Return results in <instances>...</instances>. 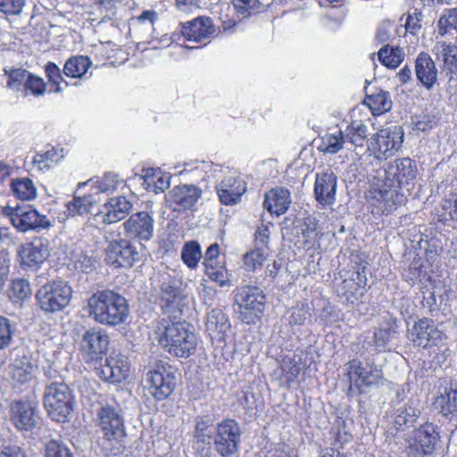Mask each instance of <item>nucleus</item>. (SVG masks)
<instances>
[{"instance_id":"nucleus-1","label":"nucleus","mask_w":457,"mask_h":457,"mask_svg":"<svg viewBox=\"0 0 457 457\" xmlns=\"http://www.w3.org/2000/svg\"><path fill=\"white\" fill-rule=\"evenodd\" d=\"M417 174V163L411 158H397L388 162L383 176L372 183L369 195L370 204L383 214L403 204L414 186Z\"/></svg>"},{"instance_id":"nucleus-2","label":"nucleus","mask_w":457,"mask_h":457,"mask_svg":"<svg viewBox=\"0 0 457 457\" xmlns=\"http://www.w3.org/2000/svg\"><path fill=\"white\" fill-rule=\"evenodd\" d=\"M88 316L96 323L115 327L125 323L129 315L127 299L113 290H100L87 300Z\"/></svg>"},{"instance_id":"nucleus-3","label":"nucleus","mask_w":457,"mask_h":457,"mask_svg":"<svg viewBox=\"0 0 457 457\" xmlns=\"http://www.w3.org/2000/svg\"><path fill=\"white\" fill-rule=\"evenodd\" d=\"M159 344L171 355L187 358L194 354L197 345L196 335L185 322L162 320L156 330Z\"/></svg>"},{"instance_id":"nucleus-4","label":"nucleus","mask_w":457,"mask_h":457,"mask_svg":"<svg viewBox=\"0 0 457 457\" xmlns=\"http://www.w3.org/2000/svg\"><path fill=\"white\" fill-rule=\"evenodd\" d=\"M350 395H361L365 388L378 386L383 383V373L373 362L352 360L347 363Z\"/></svg>"},{"instance_id":"nucleus-5","label":"nucleus","mask_w":457,"mask_h":457,"mask_svg":"<svg viewBox=\"0 0 457 457\" xmlns=\"http://www.w3.org/2000/svg\"><path fill=\"white\" fill-rule=\"evenodd\" d=\"M44 406L52 420L65 422L73 409V397L68 386L62 381H54L46 386Z\"/></svg>"},{"instance_id":"nucleus-6","label":"nucleus","mask_w":457,"mask_h":457,"mask_svg":"<svg viewBox=\"0 0 457 457\" xmlns=\"http://www.w3.org/2000/svg\"><path fill=\"white\" fill-rule=\"evenodd\" d=\"M72 289L67 282L54 280L42 286L36 298L39 308L48 313L62 311L70 303Z\"/></svg>"},{"instance_id":"nucleus-7","label":"nucleus","mask_w":457,"mask_h":457,"mask_svg":"<svg viewBox=\"0 0 457 457\" xmlns=\"http://www.w3.org/2000/svg\"><path fill=\"white\" fill-rule=\"evenodd\" d=\"M2 213L20 232L39 231L52 227L51 220L30 205H6L2 207Z\"/></svg>"},{"instance_id":"nucleus-8","label":"nucleus","mask_w":457,"mask_h":457,"mask_svg":"<svg viewBox=\"0 0 457 457\" xmlns=\"http://www.w3.org/2000/svg\"><path fill=\"white\" fill-rule=\"evenodd\" d=\"M235 301L239 307L241 320L249 324L264 311L266 296L260 287L243 285L237 288Z\"/></svg>"},{"instance_id":"nucleus-9","label":"nucleus","mask_w":457,"mask_h":457,"mask_svg":"<svg viewBox=\"0 0 457 457\" xmlns=\"http://www.w3.org/2000/svg\"><path fill=\"white\" fill-rule=\"evenodd\" d=\"M175 377L170 367L159 361L149 370L145 377V387L155 400L162 401L169 397L175 386Z\"/></svg>"},{"instance_id":"nucleus-10","label":"nucleus","mask_w":457,"mask_h":457,"mask_svg":"<svg viewBox=\"0 0 457 457\" xmlns=\"http://www.w3.org/2000/svg\"><path fill=\"white\" fill-rule=\"evenodd\" d=\"M403 138V132L399 126L382 129L370 137L368 150L378 160L386 159L400 149Z\"/></svg>"},{"instance_id":"nucleus-11","label":"nucleus","mask_w":457,"mask_h":457,"mask_svg":"<svg viewBox=\"0 0 457 457\" xmlns=\"http://www.w3.org/2000/svg\"><path fill=\"white\" fill-rule=\"evenodd\" d=\"M439 441L438 427L427 422L412 431L408 439V453L411 457H428L435 452Z\"/></svg>"},{"instance_id":"nucleus-12","label":"nucleus","mask_w":457,"mask_h":457,"mask_svg":"<svg viewBox=\"0 0 457 457\" xmlns=\"http://www.w3.org/2000/svg\"><path fill=\"white\" fill-rule=\"evenodd\" d=\"M241 428L232 419H225L219 422L214 436V449L221 457H230L238 451Z\"/></svg>"},{"instance_id":"nucleus-13","label":"nucleus","mask_w":457,"mask_h":457,"mask_svg":"<svg viewBox=\"0 0 457 457\" xmlns=\"http://www.w3.org/2000/svg\"><path fill=\"white\" fill-rule=\"evenodd\" d=\"M17 254L23 270H37L50 255L47 240L35 238L33 241L20 245Z\"/></svg>"},{"instance_id":"nucleus-14","label":"nucleus","mask_w":457,"mask_h":457,"mask_svg":"<svg viewBox=\"0 0 457 457\" xmlns=\"http://www.w3.org/2000/svg\"><path fill=\"white\" fill-rule=\"evenodd\" d=\"M410 340L419 347L436 346L445 340V336L435 322L428 318L417 320L409 332Z\"/></svg>"},{"instance_id":"nucleus-15","label":"nucleus","mask_w":457,"mask_h":457,"mask_svg":"<svg viewBox=\"0 0 457 457\" xmlns=\"http://www.w3.org/2000/svg\"><path fill=\"white\" fill-rule=\"evenodd\" d=\"M139 259V252L126 239L112 240L105 249V261L115 267H132Z\"/></svg>"},{"instance_id":"nucleus-16","label":"nucleus","mask_w":457,"mask_h":457,"mask_svg":"<svg viewBox=\"0 0 457 457\" xmlns=\"http://www.w3.org/2000/svg\"><path fill=\"white\" fill-rule=\"evenodd\" d=\"M108 335L100 328H90L81 337L79 346L86 361H97L107 352Z\"/></svg>"},{"instance_id":"nucleus-17","label":"nucleus","mask_w":457,"mask_h":457,"mask_svg":"<svg viewBox=\"0 0 457 457\" xmlns=\"http://www.w3.org/2000/svg\"><path fill=\"white\" fill-rule=\"evenodd\" d=\"M97 424L107 440H118L125 435L123 418L113 406L104 405L99 409Z\"/></svg>"},{"instance_id":"nucleus-18","label":"nucleus","mask_w":457,"mask_h":457,"mask_svg":"<svg viewBox=\"0 0 457 457\" xmlns=\"http://www.w3.org/2000/svg\"><path fill=\"white\" fill-rule=\"evenodd\" d=\"M202 196V190L195 186L183 184L174 187L165 195L170 208L174 211L191 209Z\"/></svg>"},{"instance_id":"nucleus-19","label":"nucleus","mask_w":457,"mask_h":457,"mask_svg":"<svg viewBox=\"0 0 457 457\" xmlns=\"http://www.w3.org/2000/svg\"><path fill=\"white\" fill-rule=\"evenodd\" d=\"M129 371L128 357L121 353H112L106 358L104 364L96 369V374L104 381L120 383L123 381Z\"/></svg>"},{"instance_id":"nucleus-20","label":"nucleus","mask_w":457,"mask_h":457,"mask_svg":"<svg viewBox=\"0 0 457 457\" xmlns=\"http://www.w3.org/2000/svg\"><path fill=\"white\" fill-rule=\"evenodd\" d=\"M220 201L225 205L237 204L246 190L245 182L236 174L228 171L216 186Z\"/></svg>"},{"instance_id":"nucleus-21","label":"nucleus","mask_w":457,"mask_h":457,"mask_svg":"<svg viewBox=\"0 0 457 457\" xmlns=\"http://www.w3.org/2000/svg\"><path fill=\"white\" fill-rule=\"evenodd\" d=\"M126 234L138 240L148 241L154 234V219L146 212L132 214L124 223Z\"/></svg>"},{"instance_id":"nucleus-22","label":"nucleus","mask_w":457,"mask_h":457,"mask_svg":"<svg viewBox=\"0 0 457 457\" xmlns=\"http://www.w3.org/2000/svg\"><path fill=\"white\" fill-rule=\"evenodd\" d=\"M313 192L320 204L322 206L332 205L336 201L337 195V176L334 172L327 170L317 173Z\"/></svg>"},{"instance_id":"nucleus-23","label":"nucleus","mask_w":457,"mask_h":457,"mask_svg":"<svg viewBox=\"0 0 457 457\" xmlns=\"http://www.w3.org/2000/svg\"><path fill=\"white\" fill-rule=\"evenodd\" d=\"M366 278L360 271L353 274V277L344 279L337 288L341 299L351 304H358L361 302L366 293Z\"/></svg>"},{"instance_id":"nucleus-24","label":"nucleus","mask_w":457,"mask_h":457,"mask_svg":"<svg viewBox=\"0 0 457 457\" xmlns=\"http://www.w3.org/2000/svg\"><path fill=\"white\" fill-rule=\"evenodd\" d=\"M181 278L170 273L162 275L161 298L170 311L179 309L183 300Z\"/></svg>"},{"instance_id":"nucleus-25","label":"nucleus","mask_w":457,"mask_h":457,"mask_svg":"<svg viewBox=\"0 0 457 457\" xmlns=\"http://www.w3.org/2000/svg\"><path fill=\"white\" fill-rule=\"evenodd\" d=\"M132 204L125 196L111 198L96 215L105 224H112L123 220L132 210Z\"/></svg>"},{"instance_id":"nucleus-26","label":"nucleus","mask_w":457,"mask_h":457,"mask_svg":"<svg viewBox=\"0 0 457 457\" xmlns=\"http://www.w3.org/2000/svg\"><path fill=\"white\" fill-rule=\"evenodd\" d=\"M36 407L29 402H15L11 406V420L20 430H30L37 424Z\"/></svg>"},{"instance_id":"nucleus-27","label":"nucleus","mask_w":457,"mask_h":457,"mask_svg":"<svg viewBox=\"0 0 457 457\" xmlns=\"http://www.w3.org/2000/svg\"><path fill=\"white\" fill-rule=\"evenodd\" d=\"M432 53L441 62V69L450 74L457 75V46L445 41L436 42Z\"/></svg>"},{"instance_id":"nucleus-28","label":"nucleus","mask_w":457,"mask_h":457,"mask_svg":"<svg viewBox=\"0 0 457 457\" xmlns=\"http://www.w3.org/2000/svg\"><path fill=\"white\" fill-rule=\"evenodd\" d=\"M415 73L418 80L427 88L431 89L437 82V69L430 55L420 53L415 62Z\"/></svg>"},{"instance_id":"nucleus-29","label":"nucleus","mask_w":457,"mask_h":457,"mask_svg":"<svg viewBox=\"0 0 457 457\" xmlns=\"http://www.w3.org/2000/svg\"><path fill=\"white\" fill-rule=\"evenodd\" d=\"M65 156L64 148L59 145L47 147L37 152L32 158V169L39 172L47 171L55 167Z\"/></svg>"},{"instance_id":"nucleus-30","label":"nucleus","mask_w":457,"mask_h":457,"mask_svg":"<svg viewBox=\"0 0 457 457\" xmlns=\"http://www.w3.org/2000/svg\"><path fill=\"white\" fill-rule=\"evenodd\" d=\"M212 21L208 17H199L183 24L181 33L188 41L202 42L213 33Z\"/></svg>"},{"instance_id":"nucleus-31","label":"nucleus","mask_w":457,"mask_h":457,"mask_svg":"<svg viewBox=\"0 0 457 457\" xmlns=\"http://www.w3.org/2000/svg\"><path fill=\"white\" fill-rule=\"evenodd\" d=\"M36 366L31 358L25 354L17 356L9 365V375L12 379L19 384L23 385L31 381L35 376Z\"/></svg>"},{"instance_id":"nucleus-32","label":"nucleus","mask_w":457,"mask_h":457,"mask_svg":"<svg viewBox=\"0 0 457 457\" xmlns=\"http://www.w3.org/2000/svg\"><path fill=\"white\" fill-rule=\"evenodd\" d=\"M206 330L212 339L221 341L230 328L227 315L220 309H212L206 315Z\"/></svg>"},{"instance_id":"nucleus-33","label":"nucleus","mask_w":457,"mask_h":457,"mask_svg":"<svg viewBox=\"0 0 457 457\" xmlns=\"http://www.w3.org/2000/svg\"><path fill=\"white\" fill-rule=\"evenodd\" d=\"M141 178L145 189L154 194L162 193L170 187V177L163 173L161 169H143Z\"/></svg>"},{"instance_id":"nucleus-34","label":"nucleus","mask_w":457,"mask_h":457,"mask_svg":"<svg viewBox=\"0 0 457 457\" xmlns=\"http://www.w3.org/2000/svg\"><path fill=\"white\" fill-rule=\"evenodd\" d=\"M291 204L290 192L285 188H275L265 195L264 207L272 214L279 216L287 212Z\"/></svg>"},{"instance_id":"nucleus-35","label":"nucleus","mask_w":457,"mask_h":457,"mask_svg":"<svg viewBox=\"0 0 457 457\" xmlns=\"http://www.w3.org/2000/svg\"><path fill=\"white\" fill-rule=\"evenodd\" d=\"M303 369L301 356L294 354L292 357L283 359L280 368L274 371V375L278 373L280 384L289 387L295 381Z\"/></svg>"},{"instance_id":"nucleus-36","label":"nucleus","mask_w":457,"mask_h":457,"mask_svg":"<svg viewBox=\"0 0 457 457\" xmlns=\"http://www.w3.org/2000/svg\"><path fill=\"white\" fill-rule=\"evenodd\" d=\"M434 407L445 417L457 420V385L445 387L444 393L436 398Z\"/></svg>"},{"instance_id":"nucleus-37","label":"nucleus","mask_w":457,"mask_h":457,"mask_svg":"<svg viewBox=\"0 0 457 457\" xmlns=\"http://www.w3.org/2000/svg\"><path fill=\"white\" fill-rule=\"evenodd\" d=\"M122 182L119 176L114 173H105L97 179H89L87 182L79 183V188L86 186L90 187V192L97 197L100 193L111 194L114 192Z\"/></svg>"},{"instance_id":"nucleus-38","label":"nucleus","mask_w":457,"mask_h":457,"mask_svg":"<svg viewBox=\"0 0 457 457\" xmlns=\"http://www.w3.org/2000/svg\"><path fill=\"white\" fill-rule=\"evenodd\" d=\"M363 103L370 109L373 115H380L392 108L390 94L383 89L367 95Z\"/></svg>"},{"instance_id":"nucleus-39","label":"nucleus","mask_w":457,"mask_h":457,"mask_svg":"<svg viewBox=\"0 0 457 457\" xmlns=\"http://www.w3.org/2000/svg\"><path fill=\"white\" fill-rule=\"evenodd\" d=\"M346 145L362 146L368 137V128L361 120H353L343 131Z\"/></svg>"},{"instance_id":"nucleus-40","label":"nucleus","mask_w":457,"mask_h":457,"mask_svg":"<svg viewBox=\"0 0 457 457\" xmlns=\"http://www.w3.org/2000/svg\"><path fill=\"white\" fill-rule=\"evenodd\" d=\"M270 255V248L254 246L243 255V267L247 271L261 269Z\"/></svg>"},{"instance_id":"nucleus-41","label":"nucleus","mask_w":457,"mask_h":457,"mask_svg":"<svg viewBox=\"0 0 457 457\" xmlns=\"http://www.w3.org/2000/svg\"><path fill=\"white\" fill-rule=\"evenodd\" d=\"M10 187L12 195L22 201H29L37 196V188L29 178L12 179Z\"/></svg>"},{"instance_id":"nucleus-42","label":"nucleus","mask_w":457,"mask_h":457,"mask_svg":"<svg viewBox=\"0 0 457 457\" xmlns=\"http://www.w3.org/2000/svg\"><path fill=\"white\" fill-rule=\"evenodd\" d=\"M420 410L411 404H406L396 410L394 420L395 428L397 430H404L412 426L420 416Z\"/></svg>"},{"instance_id":"nucleus-43","label":"nucleus","mask_w":457,"mask_h":457,"mask_svg":"<svg viewBox=\"0 0 457 457\" xmlns=\"http://www.w3.org/2000/svg\"><path fill=\"white\" fill-rule=\"evenodd\" d=\"M98 201L99 198L91 192L82 196H74L66 205L68 213L71 216L86 214Z\"/></svg>"},{"instance_id":"nucleus-44","label":"nucleus","mask_w":457,"mask_h":457,"mask_svg":"<svg viewBox=\"0 0 457 457\" xmlns=\"http://www.w3.org/2000/svg\"><path fill=\"white\" fill-rule=\"evenodd\" d=\"M92 62L87 56L78 55L69 58L63 67V73L71 78H81L86 74Z\"/></svg>"},{"instance_id":"nucleus-45","label":"nucleus","mask_w":457,"mask_h":457,"mask_svg":"<svg viewBox=\"0 0 457 457\" xmlns=\"http://www.w3.org/2000/svg\"><path fill=\"white\" fill-rule=\"evenodd\" d=\"M346 145L342 130L337 133H328L321 137L319 150L324 154H335Z\"/></svg>"},{"instance_id":"nucleus-46","label":"nucleus","mask_w":457,"mask_h":457,"mask_svg":"<svg viewBox=\"0 0 457 457\" xmlns=\"http://www.w3.org/2000/svg\"><path fill=\"white\" fill-rule=\"evenodd\" d=\"M380 62L391 69L397 68L403 60V50L399 47L384 46L378 53Z\"/></svg>"},{"instance_id":"nucleus-47","label":"nucleus","mask_w":457,"mask_h":457,"mask_svg":"<svg viewBox=\"0 0 457 457\" xmlns=\"http://www.w3.org/2000/svg\"><path fill=\"white\" fill-rule=\"evenodd\" d=\"M441 220L457 226V194H450L442 200Z\"/></svg>"},{"instance_id":"nucleus-48","label":"nucleus","mask_w":457,"mask_h":457,"mask_svg":"<svg viewBox=\"0 0 457 457\" xmlns=\"http://www.w3.org/2000/svg\"><path fill=\"white\" fill-rule=\"evenodd\" d=\"M200 245L196 241L187 242L181 250V258L190 269H195L202 258Z\"/></svg>"},{"instance_id":"nucleus-49","label":"nucleus","mask_w":457,"mask_h":457,"mask_svg":"<svg viewBox=\"0 0 457 457\" xmlns=\"http://www.w3.org/2000/svg\"><path fill=\"white\" fill-rule=\"evenodd\" d=\"M320 235L319 221L314 217H307L304 220L303 236L304 244L309 247H313L318 242Z\"/></svg>"},{"instance_id":"nucleus-50","label":"nucleus","mask_w":457,"mask_h":457,"mask_svg":"<svg viewBox=\"0 0 457 457\" xmlns=\"http://www.w3.org/2000/svg\"><path fill=\"white\" fill-rule=\"evenodd\" d=\"M194 170H199L204 173V178L205 176L210 178L213 177L216 171H220V169L218 165L213 164L212 162L195 160L185 162L184 170H181L180 173L192 172Z\"/></svg>"},{"instance_id":"nucleus-51","label":"nucleus","mask_w":457,"mask_h":457,"mask_svg":"<svg viewBox=\"0 0 457 457\" xmlns=\"http://www.w3.org/2000/svg\"><path fill=\"white\" fill-rule=\"evenodd\" d=\"M31 287L28 280L16 278L12 282L10 297L13 302L22 301L31 295Z\"/></svg>"},{"instance_id":"nucleus-52","label":"nucleus","mask_w":457,"mask_h":457,"mask_svg":"<svg viewBox=\"0 0 457 457\" xmlns=\"http://www.w3.org/2000/svg\"><path fill=\"white\" fill-rule=\"evenodd\" d=\"M29 74V71L22 69L11 71L8 74L7 87L23 93Z\"/></svg>"},{"instance_id":"nucleus-53","label":"nucleus","mask_w":457,"mask_h":457,"mask_svg":"<svg viewBox=\"0 0 457 457\" xmlns=\"http://www.w3.org/2000/svg\"><path fill=\"white\" fill-rule=\"evenodd\" d=\"M45 71L51 84L50 91L53 93H61L63 90L61 87V82L63 79L60 68L55 63L48 62L46 64Z\"/></svg>"},{"instance_id":"nucleus-54","label":"nucleus","mask_w":457,"mask_h":457,"mask_svg":"<svg viewBox=\"0 0 457 457\" xmlns=\"http://www.w3.org/2000/svg\"><path fill=\"white\" fill-rule=\"evenodd\" d=\"M212 425V420L209 417H198L195 420L194 438L197 444L206 443V439L211 437L209 428Z\"/></svg>"},{"instance_id":"nucleus-55","label":"nucleus","mask_w":457,"mask_h":457,"mask_svg":"<svg viewBox=\"0 0 457 457\" xmlns=\"http://www.w3.org/2000/svg\"><path fill=\"white\" fill-rule=\"evenodd\" d=\"M205 274L211 280L218 283L220 287H224L229 282L228 273L221 263L216 265L209 264V267H205Z\"/></svg>"},{"instance_id":"nucleus-56","label":"nucleus","mask_w":457,"mask_h":457,"mask_svg":"<svg viewBox=\"0 0 457 457\" xmlns=\"http://www.w3.org/2000/svg\"><path fill=\"white\" fill-rule=\"evenodd\" d=\"M46 88V85L43 79L29 73L25 84L23 95L27 96L30 93L34 96H41L45 94Z\"/></svg>"},{"instance_id":"nucleus-57","label":"nucleus","mask_w":457,"mask_h":457,"mask_svg":"<svg viewBox=\"0 0 457 457\" xmlns=\"http://www.w3.org/2000/svg\"><path fill=\"white\" fill-rule=\"evenodd\" d=\"M233 4L237 13L245 19L257 12L261 4L259 0H233Z\"/></svg>"},{"instance_id":"nucleus-58","label":"nucleus","mask_w":457,"mask_h":457,"mask_svg":"<svg viewBox=\"0 0 457 457\" xmlns=\"http://www.w3.org/2000/svg\"><path fill=\"white\" fill-rule=\"evenodd\" d=\"M46 457H73V455L65 445L52 440L46 446Z\"/></svg>"},{"instance_id":"nucleus-59","label":"nucleus","mask_w":457,"mask_h":457,"mask_svg":"<svg viewBox=\"0 0 457 457\" xmlns=\"http://www.w3.org/2000/svg\"><path fill=\"white\" fill-rule=\"evenodd\" d=\"M395 331L392 328H380L374 333V344L379 352L386 351L388 342L391 341Z\"/></svg>"},{"instance_id":"nucleus-60","label":"nucleus","mask_w":457,"mask_h":457,"mask_svg":"<svg viewBox=\"0 0 457 457\" xmlns=\"http://www.w3.org/2000/svg\"><path fill=\"white\" fill-rule=\"evenodd\" d=\"M26 0H0V12L6 15H18L22 12Z\"/></svg>"},{"instance_id":"nucleus-61","label":"nucleus","mask_w":457,"mask_h":457,"mask_svg":"<svg viewBox=\"0 0 457 457\" xmlns=\"http://www.w3.org/2000/svg\"><path fill=\"white\" fill-rule=\"evenodd\" d=\"M271 223H262L254 233V246L269 247Z\"/></svg>"},{"instance_id":"nucleus-62","label":"nucleus","mask_w":457,"mask_h":457,"mask_svg":"<svg viewBox=\"0 0 457 457\" xmlns=\"http://www.w3.org/2000/svg\"><path fill=\"white\" fill-rule=\"evenodd\" d=\"M94 266L95 261L86 254L79 253L73 258V267L78 271L88 273L93 270Z\"/></svg>"},{"instance_id":"nucleus-63","label":"nucleus","mask_w":457,"mask_h":457,"mask_svg":"<svg viewBox=\"0 0 457 457\" xmlns=\"http://www.w3.org/2000/svg\"><path fill=\"white\" fill-rule=\"evenodd\" d=\"M12 330L9 320L0 316V350L7 347L12 341Z\"/></svg>"},{"instance_id":"nucleus-64","label":"nucleus","mask_w":457,"mask_h":457,"mask_svg":"<svg viewBox=\"0 0 457 457\" xmlns=\"http://www.w3.org/2000/svg\"><path fill=\"white\" fill-rule=\"evenodd\" d=\"M11 267V254L5 250H0V281L4 284L8 279Z\"/></svg>"}]
</instances>
